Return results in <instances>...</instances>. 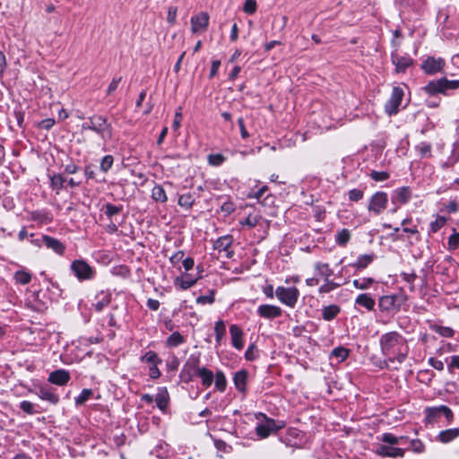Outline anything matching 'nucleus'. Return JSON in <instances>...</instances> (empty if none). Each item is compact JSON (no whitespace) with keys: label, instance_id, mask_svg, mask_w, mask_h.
<instances>
[{"label":"nucleus","instance_id":"f257e3e1","mask_svg":"<svg viewBox=\"0 0 459 459\" xmlns=\"http://www.w3.org/2000/svg\"><path fill=\"white\" fill-rule=\"evenodd\" d=\"M380 347L382 353L387 357L382 368H388V362L402 364L409 354L406 339L397 332L383 334L380 337Z\"/></svg>","mask_w":459,"mask_h":459},{"label":"nucleus","instance_id":"f03ea898","mask_svg":"<svg viewBox=\"0 0 459 459\" xmlns=\"http://www.w3.org/2000/svg\"><path fill=\"white\" fill-rule=\"evenodd\" d=\"M91 131L95 132L103 141L110 140L112 137V126L108 122L106 117L93 115L89 117Z\"/></svg>","mask_w":459,"mask_h":459},{"label":"nucleus","instance_id":"7ed1b4c3","mask_svg":"<svg viewBox=\"0 0 459 459\" xmlns=\"http://www.w3.org/2000/svg\"><path fill=\"white\" fill-rule=\"evenodd\" d=\"M459 80L449 81L446 78H441L436 81H430L425 87L424 91L430 94L435 95L437 93H445L447 89H458Z\"/></svg>","mask_w":459,"mask_h":459},{"label":"nucleus","instance_id":"20e7f679","mask_svg":"<svg viewBox=\"0 0 459 459\" xmlns=\"http://www.w3.org/2000/svg\"><path fill=\"white\" fill-rule=\"evenodd\" d=\"M442 415L446 417L448 423H451L454 420L452 410L446 405L428 407L425 409L426 421L428 423L433 424L437 422Z\"/></svg>","mask_w":459,"mask_h":459},{"label":"nucleus","instance_id":"39448f33","mask_svg":"<svg viewBox=\"0 0 459 459\" xmlns=\"http://www.w3.org/2000/svg\"><path fill=\"white\" fill-rule=\"evenodd\" d=\"M404 299L398 295H385L380 297L378 307L380 311L386 313H396L400 310Z\"/></svg>","mask_w":459,"mask_h":459},{"label":"nucleus","instance_id":"423d86ee","mask_svg":"<svg viewBox=\"0 0 459 459\" xmlns=\"http://www.w3.org/2000/svg\"><path fill=\"white\" fill-rule=\"evenodd\" d=\"M275 295L282 304L294 307L298 301L299 291L296 287L285 288L281 286L277 287Z\"/></svg>","mask_w":459,"mask_h":459},{"label":"nucleus","instance_id":"0eeeda50","mask_svg":"<svg viewBox=\"0 0 459 459\" xmlns=\"http://www.w3.org/2000/svg\"><path fill=\"white\" fill-rule=\"evenodd\" d=\"M387 204H388L387 194L385 192L379 191V192L375 193L371 196V198L369 200L368 206V210L369 212H374L376 215H378L385 210Z\"/></svg>","mask_w":459,"mask_h":459},{"label":"nucleus","instance_id":"6e6552de","mask_svg":"<svg viewBox=\"0 0 459 459\" xmlns=\"http://www.w3.org/2000/svg\"><path fill=\"white\" fill-rule=\"evenodd\" d=\"M71 269L80 281L90 280L94 276V270L83 260H74Z\"/></svg>","mask_w":459,"mask_h":459},{"label":"nucleus","instance_id":"1a4fd4ad","mask_svg":"<svg viewBox=\"0 0 459 459\" xmlns=\"http://www.w3.org/2000/svg\"><path fill=\"white\" fill-rule=\"evenodd\" d=\"M403 90L398 86L393 88L392 94L385 105V112L389 115H394L398 112V108L403 98Z\"/></svg>","mask_w":459,"mask_h":459},{"label":"nucleus","instance_id":"9d476101","mask_svg":"<svg viewBox=\"0 0 459 459\" xmlns=\"http://www.w3.org/2000/svg\"><path fill=\"white\" fill-rule=\"evenodd\" d=\"M199 358L191 355L187 359L184 368L181 371V377L186 382L192 380V377L198 373V370L201 369V368H199Z\"/></svg>","mask_w":459,"mask_h":459},{"label":"nucleus","instance_id":"9b49d317","mask_svg":"<svg viewBox=\"0 0 459 459\" xmlns=\"http://www.w3.org/2000/svg\"><path fill=\"white\" fill-rule=\"evenodd\" d=\"M445 64V60L441 57L429 56L422 62L420 68L428 74H434L442 71Z\"/></svg>","mask_w":459,"mask_h":459},{"label":"nucleus","instance_id":"f8f14e48","mask_svg":"<svg viewBox=\"0 0 459 459\" xmlns=\"http://www.w3.org/2000/svg\"><path fill=\"white\" fill-rule=\"evenodd\" d=\"M264 418V423L259 424L255 428L256 434L262 438L269 437L272 433L276 432L283 427L282 424L278 425L273 419H269L267 417Z\"/></svg>","mask_w":459,"mask_h":459},{"label":"nucleus","instance_id":"ddd939ff","mask_svg":"<svg viewBox=\"0 0 459 459\" xmlns=\"http://www.w3.org/2000/svg\"><path fill=\"white\" fill-rule=\"evenodd\" d=\"M35 394L44 401H48L51 404H57L59 402L58 395L55 393L53 387L48 385H40L35 390Z\"/></svg>","mask_w":459,"mask_h":459},{"label":"nucleus","instance_id":"4468645a","mask_svg":"<svg viewBox=\"0 0 459 459\" xmlns=\"http://www.w3.org/2000/svg\"><path fill=\"white\" fill-rule=\"evenodd\" d=\"M391 60L393 65H395L396 73H404L413 64L411 57L409 56H400L397 53H392Z\"/></svg>","mask_w":459,"mask_h":459},{"label":"nucleus","instance_id":"2eb2a0df","mask_svg":"<svg viewBox=\"0 0 459 459\" xmlns=\"http://www.w3.org/2000/svg\"><path fill=\"white\" fill-rule=\"evenodd\" d=\"M257 314L263 318L273 319L280 317L282 315V310L280 307L264 304L258 307Z\"/></svg>","mask_w":459,"mask_h":459},{"label":"nucleus","instance_id":"dca6fc26","mask_svg":"<svg viewBox=\"0 0 459 459\" xmlns=\"http://www.w3.org/2000/svg\"><path fill=\"white\" fill-rule=\"evenodd\" d=\"M376 453L383 457H403L405 450L387 445H379Z\"/></svg>","mask_w":459,"mask_h":459},{"label":"nucleus","instance_id":"f3484780","mask_svg":"<svg viewBox=\"0 0 459 459\" xmlns=\"http://www.w3.org/2000/svg\"><path fill=\"white\" fill-rule=\"evenodd\" d=\"M70 380V374L65 369H56L52 371L48 378V381L56 385H65Z\"/></svg>","mask_w":459,"mask_h":459},{"label":"nucleus","instance_id":"a211bd4d","mask_svg":"<svg viewBox=\"0 0 459 459\" xmlns=\"http://www.w3.org/2000/svg\"><path fill=\"white\" fill-rule=\"evenodd\" d=\"M209 24V15L207 13L202 12L196 16L191 18L192 31L194 33L200 30H205Z\"/></svg>","mask_w":459,"mask_h":459},{"label":"nucleus","instance_id":"6ab92c4d","mask_svg":"<svg viewBox=\"0 0 459 459\" xmlns=\"http://www.w3.org/2000/svg\"><path fill=\"white\" fill-rule=\"evenodd\" d=\"M248 378V372L246 369H241L237 371L233 377V382L236 389L241 393L246 394L247 392V383Z\"/></svg>","mask_w":459,"mask_h":459},{"label":"nucleus","instance_id":"aec40b11","mask_svg":"<svg viewBox=\"0 0 459 459\" xmlns=\"http://www.w3.org/2000/svg\"><path fill=\"white\" fill-rule=\"evenodd\" d=\"M42 243L57 255H63L65 250V246L60 240L48 235L42 236Z\"/></svg>","mask_w":459,"mask_h":459},{"label":"nucleus","instance_id":"412c9836","mask_svg":"<svg viewBox=\"0 0 459 459\" xmlns=\"http://www.w3.org/2000/svg\"><path fill=\"white\" fill-rule=\"evenodd\" d=\"M199 278L200 276L194 277L192 276L191 273H186L183 276L177 277L174 280V284L177 288H179L180 290H187L193 287Z\"/></svg>","mask_w":459,"mask_h":459},{"label":"nucleus","instance_id":"4be33fe9","mask_svg":"<svg viewBox=\"0 0 459 459\" xmlns=\"http://www.w3.org/2000/svg\"><path fill=\"white\" fill-rule=\"evenodd\" d=\"M411 197V191L409 186H403L394 191L392 195L393 203L406 204Z\"/></svg>","mask_w":459,"mask_h":459},{"label":"nucleus","instance_id":"5701e85b","mask_svg":"<svg viewBox=\"0 0 459 459\" xmlns=\"http://www.w3.org/2000/svg\"><path fill=\"white\" fill-rule=\"evenodd\" d=\"M95 299L96 301L92 303V307L97 312H100L105 307L109 305L111 293L102 290L96 295Z\"/></svg>","mask_w":459,"mask_h":459},{"label":"nucleus","instance_id":"b1692460","mask_svg":"<svg viewBox=\"0 0 459 459\" xmlns=\"http://www.w3.org/2000/svg\"><path fill=\"white\" fill-rule=\"evenodd\" d=\"M230 333L231 335L232 345L237 350H241L244 346L243 342V331L237 325H231L230 326Z\"/></svg>","mask_w":459,"mask_h":459},{"label":"nucleus","instance_id":"393cba45","mask_svg":"<svg viewBox=\"0 0 459 459\" xmlns=\"http://www.w3.org/2000/svg\"><path fill=\"white\" fill-rule=\"evenodd\" d=\"M459 437V428L448 429L439 432L437 440L441 443H449Z\"/></svg>","mask_w":459,"mask_h":459},{"label":"nucleus","instance_id":"a878e982","mask_svg":"<svg viewBox=\"0 0 459 459\" xmlns=\"http://www.w3.org/2000/svg\"><path fill=\"white\" fill-rule=\"evenodd\" d=\"M355 304L365 307L368 311H372L376 303L370 294L362 293L356 298Z\"/></svg>","mask_w":459,"mask_h":459},{"label":"nucleus","instance_id":"bb28decb","mask_svg":"<svg viewBox=\"0 0 459 459\" xmlns=\"http://www.w3.org/2000/svg\"><path fill=\"white\" fill-rule=\"evenodd\" d=\"M169 395L167 389L165 387L160 389L159 393L155 398V402H156L158 408L160 411H165V410L168 406V403H169Z\"/></svg>","mask_w":459,"mask_h":459},{"label":"nucleus","instance_id":"cd10ccee","mask_svg":"<svg viewBox=\"0 0 459 459\" xmlns=\"http://www.w3.org/2000/svg\"><path fill=\"white\" fill-rule=\"evenodd\" d=\"M195 376H198L201 378L202 385L204 387H209L212 385L214 377L212 371L209 370L206 368H201V369L198 370V373Z\"/></svg>","mask_w":459,"mask_h":459},{"label":"nucleus","instance_id":"c85d7f7f","mask_svg":"<svg viewBox=\"0 0 459 459\" xmlns=\"http://www.w3.org/2000/svg\"><path fill=\"white\" fill-rule=\"evenodd\" d=\"M232 244V237L231 236H223L219 238L215 243H214V249L218 250L219 252L226 251L228 252V249Z\"/></svg>","mask_w":459,"mask_h":459},{"label":"nucleus","instance_id":"c756f323","mask_svg":"<svg viewBox=\"0 0 459 459\" xmlns=\"http://www.w3.org/2000/svg\"><path fill=\"white\" fill-rule=\"evenodd\" d=\"M341 309L337 305H329L323 308L322 316L325 320H333L340 313Z\"/></svg>","mask_w":459,"mask_h":459},{"label":"nucleus","instance_id":"7c9ffc66","mask_svg":"<svg viewBox=\"0 0 459 459\" xmlns=\"http://www.w3.org/2000/svg\"><path fill=\"white\" fill-rule=\"evenodd\" d=\"M152 197L156 202L166 203L168 200L165 189L160 185H155L152 189Z\"/></svg>","mask_w":459,"mask_h":459},{"label":"nucleus","instance_id":"2f4dec72","mask_svg":"<svg viewBox=\"0 0 459 459\" xmlns=\"http://www.w3.org/2000/svg\"><path fill=\"white\" fill-rule=\"evenodd\" d=\"M373 255H359L357 261L351 264V266L356 268L357 270H362L368 267V265L373 261Z\"/></svg>","mask_w":459,"mask_h":459},{"label":"nucleus","instance_id":"473e14b6","mask_svg":"<svg viewBox=\"0 0 459 459\" xmlns=\"http://www.w3.org/2000/svg\"><path fill=\"white\" fill-rule=\"evenodd\" d=\"M316 273L325 279H330L333 272L328 264L318 262L315 264Z\"/></svg>","mask_w":459,"mask_h":459},{"label":"nucleus","instance_id":"72a5a7b5","mask_svg":"<svg viewBox=\"0 0 459 459\" xmlns=\"http://www.w3.org/2000/svg\"><path fill=\"white\" fill-rule=\"evenodd\" d=\"M214 332L216 336V342L218 345H220L222 338L226 334V325L222 320H219L215 323Z\"/></svg>","mask_w":459,"mask_h":459},{"label":"nucleus","instance_id":"f704fd0d","mask_svg":"<svg viewBox=\"0 0 459 459\" xmlns=\"http://www.w3.org/2000/svg\"><path fill=\"white\" fill-rule=\"evenodd\" d=\"M184 342L185 338L183 335L178 332H174L168 337L166 343L169 347H177Z\"/></svg>","mask_w":459,"mask_h":459},{"label":"nucleus","instance_id":"c9c22d12","mask_svg":"<svg viewBox=\"0 0 459 459\" xmlns=\"http://www.w3.org/2000/svg\"><path fill=\"white\" fill-rule=\"evenodd\" d=\"M405 439V437H395L392 433H384L381 437V441L391 446L399 445L403 440Z\"/></svg>","mask_w":459,"mask_h":459},{"label":"nucleus","instance_id":"e433bc0d","mask_svg":"<svg viewBox=\"0 0 459 459\" xmlns=\"http://www.w3.org/2000/svg\"><path fill=\"white\" fill-rule=\"evenodd\" d=\"M261 220V216L259 214H248L247 218H245L244 220H241L239 221V223L242 225V226H247L249 228H254L255 227L259 221Z\"/></svg>","mask_w":459,"mask_h":459},{"label":"nucleus","instance_id":"4c0bfd02","mask_svg":"<svg viewBox=\"0 0 459 459\" xmlns=\"http://www.w3.org/2000/svg\"><path fill=\"white\" fill-rule=\"evenodd\" d=\"M351 238V232L347 229H342L336 235L335 241L339 246L344 247Z\"/></svg>","mask_w":459,"mask_h":459},{"label":"nucleus","instance_id":"58836bf2","mask_svg":"<svg viewBox=\"0 0 459 459\" xmlns=\"http://www.w3.org/2000/svg\"><path fill=\"white\" fill-rule=\"evenodd\" d=\"M324 281H325V283L318 290L319 293H321V294L329 293L332 290H333L341 286L340 283L334 282V281H331L330 279H325Z\"/></svg>","mask_w":459,"mask_h":459},{"label":"nucleus","instance_id":"ea45409f","mask_svg":"<svg viewBox=\"0 0 459 459\" xmlns=\"http://www.w3.org/2000/svg\"><path fill=\"white\" fill-rule=\"evenodd\" d=\"M227 386V380L226 377L221 371H217L215 374V387L220 392H224L226 390Z\"/></svg>","mask_w":459,"mask_h":459},{"label":"nucleus","instance_id":"a19ab883","mask_svg":"<svg viewBox=\"0 0 459 459\" xmlns=\"http://www.w3.org/2000/svg\"><path fill=\"white\" fill-rule=\"evenodd\" d=\"M141 360L143 362L150 363L152 365H157L159 363H161V359H159L156 352L152 351H147L142 358Z\"/></svg>","mask_w":459,"mask_h":459},{"label":"nucleus","instance_id":"79ce46f5","mask_svg":"<svg viewBox=\"0 0 459 459\" xmlns=\"http://www.w3.org/2000/svg\"><path fill=\"white\" fill-rule=\"evenodd\" d=\"M214 296H215V290H209L207 295L199 296L196 299V303L197 304H201V305H205V304H210L211 305L215 300Z\"/></svg>","mask_w":459,"mask_h":459},{"label":"nucleus","instance_id":"37998d69","mask_svg":"<svg viewBox=\"0 0 459 459\" xmlns=\"http://www.w3.org/2000/svg\"><path fill=\"white\" fill-rule=\"evenodd\" d=\"M195 203V199L193 198L191 194L181 195L178 198V204L181 207H185L190 209Z\"/></svg>","mask_w":459,"mask_h":459},{"label":"nucleus","instance_id":"c03bdc74","mask_svg":"<svg viewBox=\"0 0 459 459\" xmlns=\"http://www.w3.org/2000/svg\"><path fill=\"white\" fill-rule=\"evenodd\" d=\"M14 279L22 285L28 284L31 280V274L25 271H18L14 274Z\"/></svg>","mask_w":459,"mask_h":459},{"label":"nucleus","instance_id":"a18cd8bd","mask_svg":"<svg viewBox=\"0 0 459 459\" xmlns=\"http://www.w3.org/2000/svg\"><path fill=\"white\" fill-rule=\"evenodd\" d=\"M374 282L373 278H363L361 280H354L353 286L359 290H367L368 289Z\"/></svg>","mask_w":459,"mask_h":459},{"label":"nucleus","instance_id":"49530a36","mask_svg":"<svg viewBox=\"0 0 459 459\" xmlns=\"http://www.w3.org/2000/svg\"><path fill=\"white\" fill-rule=\"evenodd\" d=\"M446 222V218L444 216H437L436 220L430 222V231L433 233L437 232Z\"/></svg>","mask_w":459,"mask_h":459},{"label":"nucleus","instance_id":"de8ad7c7","mask_svg":"<svg viewBox=\"0 0 459 459\" xmlns=\"http://www.w3.org/2000/svg\"><path fill=\"white\" fill-rule=\"evenodd\" d=\"M226 160V158L221 153L208 155V162L212 166H220Z\"/></svg>","mask_w":459,"mask_h":459},{"label":"nucleus","instance_id":"09e8293b","mask_svg":"<svg viewBox=\"0 0 459 459\" xmlns=\"http://www.w3.org/2000/svg\"><path fill=\"white\" fill-rule=\"evenodd\" d=\"M401 277L403 278V280L404 281H406L407 283L410 284V290L411 291L414 290V281L417 279V274L415 273L414 271H412L411 273H401Z\"/></svg>","mask_w":459,"mask_h":459},{"label":"nucleus","instance_id":"8fccbe9b","mask_svg":"<svg viewBox=\"0 0 459 459\" xmlns=\"http://www.w3.org/2000/svg\"><path fill=\"white\" fill-rule=\"evenodd\" d=\"M113 162L114 159L112 155L104 156L100 161V169L105 173L108 172L112 167Z\"/></svg>","mask_w":459,"mask_h":459},{"label":"nucleus","instance_id":"3c124183","mask_svg":"<svg viewBox=\"0 0 459 459\" xmlns=\"http://www.w3.org/2000/svg\"><path fill=\"white\" fill-rule=\"evenodd\" d=\"M411 451L420 454L425 451V446L420 439H412L410 441V447Z\"/></svg>","mask_w":459,"mask_h":459},{"label":"nucleus","instance_id":"603ef678","mask_svg":"<svg viewBox=\"0 0 459 459\" xmlns=\"http://www.w3.org/2000/svg\"><path fill=\"white\" fill-rule=\"evenodd\" d=\"M349 355V351L344 347L334 348L332 351V356L340 359L341 361L344 360Z\"/></svg>","mask_w":459,"mask_h":459},{"label":"nucleus","instance_id":"864d4df0","mask_svg":"<svg viewBox=\"0 0 459 459\" xmlns=\"http://www.w3.org/2000/svg\"><path fill=\"white\" fill-rule=\"evenodd\" d=\"M93 392L91 389H83L80 395L75 399V403L77 405L83 404L91 395Z\"/></svg>","mask_w":459,"mask_h":459},{"label":"nucleus","instance_id":"5fc2aeb1","mask_svg":"<svg viewBox=\"0 0 459 459\" xmlns=\"http://www.w3.org/2000/svg\"><path fill=\"white\" fill-rule=\"evenodd\" d=\"M105 209H106L105 210V213L109 218H111L114 215L119 213L122 211V207L121 206H117V205H114V204H109V203H108L105 205Z\"/></svg>","mask_w":459,"mask_h":459},{"label":"nucleus","instance_id":"6e6d98bb","mask_svg":"<svg viewBox=\"0 0 459 459\" xmlns=\"http://www.w3.org/2000/svg\"><path fill=\"white\" fill-rule=\"evenodd\" d=\"M256 1L255 0H245L243 11L248 14H253L256 11Z\"/></svg>","mask_w":459,"mask_h":459},{"label":"nucleus","instance_id":"4d7b16f0","mask_svg":"<svg viewBox=\"0 0 459 459\" xmlns=\"http://www.w3.org/2000/svg\"><path fill=\"white\" fill-rule=\"evenodd\" d=\"M369 176L375 181H385L389 178V174L385 171L372 170Z\"/></svg>","mask_w":459,"mask_h":459},{"label":"nucleus","instance_id":"13d9d810","mask_svg":"<svg viewBox=\"0 0 459 459\" xmlns=\"http://www.w3.org/2000/svg\"><path fill=\"white\" fill-rule=\"evenodd\" d=\"M459 247V233L455 232L448 238L449 249L455 250Z\"/></svg>","mask_w":459,"mask_h":459},{"label":"nucleus","instance_id":"bf43d9fd","mask_svg":"<svg viewBox=\"0 0 459 459\" xmlns=\"http://www.w3.org/2000/svg\"><path fill=\"white\" fill-rule=\"evenodd\" d=\"M363 191L354 188L349 191V199L353 202H358L363 198Z\"/></svg>","mask_w":459,"mask_h":459},{"label":"nucleus","instance_id":"052dcab7","mask_svg":"<svg viewBox=\"0 0 459 459\" xmlns=\"http://www.w3.org/2000/svg\"><path fill=\"white\" fill-rule=\"evenodd\" d=\"M20 408L28 414L36 413V411L34 410V404L29 401H22L20 404Z\"/></svg>","mask_w":459,"mask_h":459},{"label":"nucleus","instance_id":"680f3d73","mask_svg":"<svg viewBox=\"0 0 459 459\" xmlns=\"http://www.w3.org/2000/svg\"><path fill=\"white\" fill-rule=\"evenodd\" d=\"M257 350L254 344L250 345L246 351L245 357L247 360H254L257 357Z\"/></svg>","mask_w":459,"mask_h":459},{"label":"nucleus","instance_id":"e2e57ef3","mask_svg":"<svg viewBox=\"0 0 459 459\" xmlns=\"http://www.w3.org/2000/svg\"><path fill=\"white\" fill-rule=\"evenodd\" d=\"M214 446L219 451H222L224 453H229L231 447L223 440L215 439Z\"/></svg>","mask_w":459,"mask_h":459},{"label":"nucleus","instance_id":"0e129e2a","mask_svg":"<svg viewBox=\"0 0 459 459\" xmlns=\"http://www.w3.org/2000/svg\"><path fill=\"white\" fill-rule=\"evenodd\" d=\"M55 123L56 122H55V120L53 118H46V119L41 120L39 123L38 126L39 128H42V129H45V130H49V129H51L54 126Z\"/></svg>","mask_w":459,"mask_h":459},{"label":"nucleus","instance_id":"69168bd1","mask_svg":"<svg viewBox=\"0 0 459 459\" xmlns=\"http://www.w3.org/2000/svg\"><path fill=\"white\" fill-rule=\"evenodd\" d=\"M177 7L170 6L168 10L167 21L170 24H174L176 22L177 18Z\"/></svg>","mask_w":459,"mask_h":459},{"label":"nucleus","instance_id":"338daca9","mask_svg":"<svg viewBox=\"0 0 459 459\" xmlns=\"http://www.w3.org/2000/svg\"><path fill=\"white\" fill-rule=\"evenodd\" d=\"M65 182V178L61 175H55L51 178V184L54 187L62 188Z\"/></svg>","mask_w":459,"mask_h":459},{"label":"nucleus","instance_id":"774afa93","mask_svg":"<svg viewBox=\"0 0 459 459\" xmlns=\"http://www.w3.org/2000/svg\"><path fill=\"white\" fill-rule=\"evenodd\" d=\"M221 210L228 215L235 211V205L232 202H225L221 204Z\"/></svg>","mask_w":459,"mask_h":459}]
</instances>
